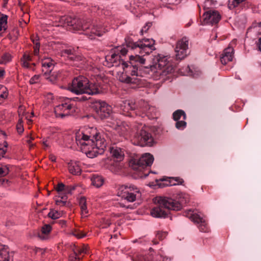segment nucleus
Returning <instances> with one entry per match:
<instances>
[{
	"label": "nucleus",
	"mask_w": 261,
	"mask_h": 261,
	"mask_svg": "<svg viewBox=\"0 0 261 261\" xmlns=\"http://www.w3.org/2000/svg\"><path fill=\"white\" fill-rule=\"evenodd\" d=\"M146 60L142 56L139 55L129 57V61L122 62V67L123 72L119 76V80L126 84H133L139 85L141 79L140 70L142 65L145 64Z\"/></svg>",
	"instance_id": "1"
},
{
	"label": "nucleus",
	"mask_w": 261,
	"mask_h": 261,
	"mask_svg": "<svg viewBox=\"0 0 261 261\" xmlns=\"http://www.w3.org/2000/svg\"><path fill=\"white\" fill-rule=\"evenodd\" d=\"M93 131L95 133L93 135L83 134L81 139H77L78 137L76 138V142L80 144L82 151L90 158L103 154L107 145L105 140L101 138L96 129Z\"/></svg>",
	"instance_id": "2"
},
{
	"label": "nucleus",
	"mask_w": 261,
	"mask_h": 261,
	"mask_svg": "<svg viewBox=\"0 0 261 261\" xmlns=\"http://www.w3.org/2000/svg\"><path fill=\"white\" fill-rule=\"evenodd\" d=\"M154 202L156 206L151 210L150 214L154 218H165L168 216L169 210L177 211L182 207L178 201L168 197L157 196Z\"/></svg>",
	"instance_id": "3"
},
{
	"label": "nucleus",
	"mask_w": 261,
	"mask_h": 261,
	"mask_svg": "<svg viewBox=\"0 0 261 261\" xmlns=\"http://www.w3.org/2000/svg\"><path fill=\"white\" fill-rule=\"evenodd\" d=\"M117 196L128 202H133L141 196V193L139 188L134 185H121L117 190Z\"/></svg>",
	"instance_id": "4"
},
{
	"label": "nucleus",
	"mask_w": 261,
	"mask_h": 261,
	"mask_svg": "<svg viewBox=\"0 0 261 261\" xmlns=\"http://www.w3.org/2000/svg\"><path fill=\"white\" fill-rule=\"evenodd\" d=\"M157 68L156 73L159 78H163L174 71L173 66L169 63L167 56L159 54L154 58Z\"/></svg>",
	"instance_id": "5"
},
{
	"label": "nucleus",
	"mask_w": 261,
	"mask_h": 261,
	"mask_svg": "<svg viewBox=\"0 0 261 261\" xmlns=\"http://www.w3.org/2000/svg\"><path fill=\"white\" fill-rule=\"evenodd\" d=\"M128 50L124 47L117 46L116 48L113 49L111 51V55H107L106 56V61L107 64L106 66L108 67L117 66L122 62V60H120V55L125 56L126 55Z\"/></svg>",
	"instance_id": "6"
},
{
	"label": "nucleus",
	"mask_w": 261,
	"mask_h": 261,
	"mask_svg": "<svg viewBox=\"0 0 261 261\" xmlns=\"http://www.w3.org/2000/svg\"><path fill=\"white\" fill-rule=\"evenodd\" d=\"M153 160L152 155L149 153H145L139 159L132 160L129 163V165L134 170L142 171L146 167L151 166Z\"/></svg>",
	"instance_id": "7"
},
{
	"label": "nucleus",
	"mask_w": 261,
	"mask_h": 261,
	"mask_svg": "<svg viewBox=\"0 0 261 261\" xmlns=\"http://www.w3.org/2000/svg\"><path fill=\"white\" fill-rule=\"evenodd\" d=\"M92 108L101 119L110 117L112 112L111 106L101 100H95L92 103Z\"/></svg>",
	"instance_id": "8"
},
{
	"label": "nucleus",
	"mask_w": 261,
	"mask_h": 261,
	"mask_svg": "<svg viewBox=\"0 0 261 261\" xmlns=\"http://www.w3.org/2000/svg\"><path fill=\"white\" fill-rule=\"evenodd\" d=\"M134 139L136 143L141 146H151L153 143L152 135L146 127L138 131L135 135Z\"/></svg>",
	"instance_id": "9"
},
{
	"label": "nucleus",
	"mask_w": 261,
	"mask_h": 261,
	"mask_svg": "<svg viewBox=\"0 0 261 261\" xmlns=\"http://www.w3.org/2000/svg\"><path fill=\"white\" fill-rule=\"evenodd\" d=\"M88 80L83 76L74 78L72 82V84L69 87L70 91L76 94L86 93Z\"/></svg>",
	"instance_id": "10"
},
{
	"label": "nucleus",
	"mask_w": 261,
	"mask_h": 261,
	"mask_svg": "<svg viewBox=\"0 0 261 261\" xmlns=\"http://www.w3.org/2000/svg\"><path fill=\"white\" fill-rule=\"evenodd\" d=\"M188 45L189 40L186 37L182 38L177 42L175 48L176 60H183L189 54Z\"/></svg>",
	"instance_id": "11"
},
{
	"label": "nucleus",
	"mask_w": 261,
	"mask_h": 261,
	"mask_svg": "<svg viewBox=\"0 0 261 261\" xmlns=\"http://www.w3.org/2000/svg\"><path fill=\"white\" fill-rule=\"evenodd\" d=\"M82 31L83 33L88 36L90 39H94L95 36H101L106 31L101 27L92 25L90 24L85 23L83 24Z\"/></svg>",
	"instance_id": "12"
},
{
	"label": "nucleus",
	"mask_w": 261,
	"mask_h": 261,
	"mask_svg": "<svg viewBox=\"0 0 261 261\" xmlns=\"http://www.w3.org/2000/svg\"><path fill=\"white\" fill-rule=\"evenodd\" d=\"M54 111L57 117L63 118L73 114L75 109L72 104L65 102L56 106Z\"/></svg>",
	"instance_id": "13"
},
{
	"label": "nucleus",
	"mask_w": 261,
	"mask_h": 261,
	"mask_svg": "<svg viewBox=\"0 0 261 261\" xmlns=\"http://www.w3.org/2000/svg\"><path fill=\"white\" fill-rule=\"evenodd\" d=\"M126 46L130 49H134L138 47H153L155 41L152 39H143L137 42H134L131 40H125Z\"/></svg>",
	"instance_id": "14"
},
{
	"label": "nucleus",
	"mask_w": 261,
	"mask_h": 261,
	"mask_svg": "<svg viewBox=\"0 0 261 261\" xmlns=\"http://www.w3.org/2000/svg\"><path fill=\"white\" fill-rule=\"evenodd\" d=\"M202 16L204 23L206 24H217L221 19L219 13L217 11L213 10L205 11Z\"/></svg>",
	"instance_id": "15"
},
{
	"label": "nucleus",
	"mask_w": 261,
	"mask_h": 261,
	"mask_svg": "<svg viewBox=\"0 0 261 261\" xmlns=\"http://www.w3.org/2000/svg\"><path fill=\"white\" fill-rule=\"evenodd\" d=\"M120 107L123 115L129 116L132 115L130 111H134L137 109L138 105L133 100L127 99L121 102Z\"/></svg>",
	"instance_id": "16"
},
{
	"label": "nucleus",
	"mask_w": 261,
	"mask_h": 261,
	"mask_svg": "<svg viewBox=\"0 0 261 261\" xmlns=\"http://www.w3.org/2000/svg\"><path fill=\"white\" fill-rule=\"evenodd\" d=\"M234 50L231 47H228L225 48L220 57V61L223 65H226L229 62L232 60L233 57Z\"/></svg>",
	"instance_id": "17"
},
{
	"label": "nucleus",
	"mask_w": 261,
	"mask_h": 261,
	"mask_svg": "<svg viewBox=\"0 0 261 261\" xmlns=\"http://www.w3.org/2000/svg\"><path fill=\"white\" fill-rule=\"evenodd\" d=\"M65 23L68 26L72 27L74 30H82L84 24H81V20L71 17H67L65 19Z\"/></svg>",
	"instance_id": "18"
},
{
	"label": "nucleus",
	"mask_w": 261,
	"mask_h": 261,
	"mask_svg": "<svg viewBox=\"0 0 261 261\" xmlns=\"http://www.w3.org/2000/svg\"><path fill=\"white\" fill-rule=\"evenodd\" d=\"M110 150L112 156L115 158L117 161H121L123 160L124 154L121 148L116 146H113L111 147Z\"/></svg>",
	"instance_id": "19"
},
{
	"label": "nucleus",
	"mask_w": 261,
	"mask_h": 261,
	"mask_svg": "<svg viewBox=\"0 0 261 261\" xmlns=\"http://www.w3.org/2000/svg\"><path fill=\"white\" fill-rule=\"evenodd\" d=\"M87 88L86 94L88 95L96 94L101 92V88L98 83H90L88 81Z\"/></svg>",
	"instance_id": "20"
},
{
	"label": "nucleus",
	"mask_w": 261,
	"mask_h": 261,
	"mask_svg": "<svg viewBox=\"0 0 261 261\" xmlns=\"http://www.w3.org/2000/svg\"><path fill=\"white\" fill-rule=\"evenodd\" d=\"M68 170L69 172L75 175H80L81 173L82 169L79 162L71 161L68 163Z\"/></svg>",
	"instance_id": "21"
},
{
	"label": "nucleus",
	"mask_w": 261,
	"mask_h": 261,
	"mask_svg": "<svg viewBox=\"0 0 261 261\" xmlns=\"http://www.w3.org/2000/svg\"><path fill=\"white\" fill-rule=\"evenodd\" d=\"M51 230V227L49 224H45L38 234V237L41 240H46L48 238V234Z\"/></svg>",
	"instance_id": "22"
},
{
	"label": "nucleus",
	"mask_w": 261,
	"mask_h": 261,
	"mask_svg": "<svg viewBox=\"0 0 261 261\" xmlns=\"http://www.w3.org/2000/svg\"><path fill=\"white\" fill-rule=\"evenodd\" d=\"M92 184L96 188H99L103 185V178L98 175H93L91 177Z\"/></svg>",
	"instance_id": "23"
},
{
	"label": "nucleus",
	"mask_w": 261,
	"mask_h": 261,
	"mask_svg": "<svg viewBox=\"0 0 261 261\" xmlns=\"http://www.w3.org/2000/svg\"><path fill=\"white\" fill-rule=\"evenodd\" d=\"M190 213L189 217L191 220L194 222L195 223H196L198 225H199L201 223H203L204 219L201 216H200L199 214H192L191 213V211L190 210L189 211Z\"/></svg>",
	"instance_id": "24"
},
{
	"label": "nucleus",
	"mask_w": 261,
	"mask_h": 261,
	"mask_svg": "<svg viewBox=\"0 0 261 261\" xmlns=\"http://www.w3.org/2000/svg\"><path fill=\"white\" fill-rule=\"evenodd\" d=\"M181 117H182L183 120H186L187 118L186 114L182 110H177L174 112L172 114L173 119L175 121H178Z\"/></svg>",
	"instance_id": "25"
},
{
	"label": "nucleus",
	"mask_w": 261,
	"mask_h": 261,
	"mask_svg": "<svg viewBox=\"0 0 261 261\" xmlns=\"http://www.w3.org/2000/svg\"><path fill=\"white\" fill-rule=\"evenodd\" d=\"M79 204L81 210V213L83 216L86 217L88 213L86 204V199L85 197H81L80 199Z\"/></svg>",
	"instance_id": "26"
},
{
	"label": "nucleus",
	"mask_w": 261,
	"mask_h": 261,
	"mask_svg": "<svg viewBox=\"0 0 261 261\" xmlns=\"http://www.w3.org/2000/svg\"><path fill=\"white\" fill-rule=\"evenodd\" d=\"M42 67H46L52 69H54L55 62L53 61L51 58L44 59L42 61Z\"/></svg>",
	"instance_id": "27"
},
{
	"label": "nucleus",
	"mask_w": 261,
	"mask_h": 261,
	"mask_svg": "<svg viewBox=\"0 0 261 261\" xmlns=\"http://www.w3.org/2000/svg\"><path fill=\"white\" fill-rule=\"evenodd\" d=\"M0 256L2 257L1 261H9L10 256L8 251L5 246H2L0 249Z\"/></svg>",
	"instance_id": "28"
},
{
	"label": "nucleus",
	"mask_w": 261,
	"mask_h": 261,
	"mask_svg": "<svg viewBox=\"0 0 261 261\" xmlns=\"http://www.w3.org/2000/svg\"><path fill=\"white\" fill-rule=\"evenodd\" d=\"M8 16L6 15H3L2 17L0 18V31L2 30L6 31L7 29Z\"/></svg>",
	"instance_id": "29"
},
{
	"label": "nucleus",
	"mask_w": 261,
	"mask_h": 261,
	"mask_svg": "<svg viewBox=\"0 0 261 261\" xmlns=\"http://www.w3.org/2000/svg\"><path fill=\"white\" fill-rule=\"evenodd\" d=\"M12 56L9 53H5L0 59V64H6L11 60Z\"/></svg>",
	"instance_id": "30"
},
{
	"label": "nucleus",
	"mask_w": 261,
	"mask_h": 261,
	"mask_svg": "<svg viewBox=\"0 0 261 261\" xmlns=\"http://www.w3.org/2000/svg\"><path fill=\"white\" fill-rule=\"evenodd\" d=\"M246 0H229L228 7L229 9H233L237 7L240 3Z\"/></svg>",
	"instance_id": "31"
},
{
	"label": "nucleus",
	"mask_w": 261,
	"mask_h": 261,
	"mask_svg": "<svg viewBox=\"0 0 261 261\" xmlns=\"http://www.w3.org/2000/svg\"><path fill=\"white\" fill-rule=\"evenodd\" d=\"M48 216L52 219H57L62 216L61 212L57 211L51 210L48 214Z\"/></svg>",
	"instance_id": "32"
},
{
	"label": "nucleus",
	"mask_w": 261,
	"mask_h": 261,
	"mask_svg": "<svg viewBox=\"0 0 261 261\" xmlns=\"http://www.w3.org/2000/svg\"><path fill=\"white\" fill-rule=\"evenodd\" d=\"M148 256H144L141 254H136L132 258V261H151Z\"/></svg>",
	"instance_id": "33"
},
{
	"label": "nucleus",
	"mask_w": 261,
	"mask_h": 261,
	"mask_svg": "<svg viewBox=\"0 0 261 261\" xmlns=\"http://www.w3.org/2000/svg\"><path fill=\"white\" fill-rule=\"evenodd\" d=\"M58 74L56 71H52L51 73L45 77V78L50 81L51 83H55L57 80Z\"/></svg>",
	"instance_id": "34"
},
{
	"label": "nucleus",
	"mask_w": 261,
	"mask_h": 261,
	"mask_svg": "<svg viewBox=\"0 0 261 261\" xmlns=\"http://www.w3.org/2000/svg\"><path fill=\"white\" fill-rule=\"evenodd\" d=\"M159 181H162V182L158 184V185L160 188H164L165 187L170 186V185H168V182H169V177L163 178L160 179L159 180H156V182H158Z\"/></svg>",
	"instance_id": "35"
},
{
	"label": "nucleus",
	"mask_w": 261,
	"mask_h": 261,
	"mask_svg": "<svg viewBox=\"0 0 261 261\" xmlns=\"http://www.w3.org/2000/svg\"><path fill=\"white\" fill-rule=\"evenodd\" d=\"M139 48L141 54L144 53L145 54H149L150 53L155 49V47H138Z\"/></svg>",
	"instance_id": "36"
},
{
	"label": "nucleus",
	"mask_w": 261,
	"mask_h": 261,
	"mask_svg": "<svg viewBox=\"0 0 261 261\" xmlns=\"http://www.w3.org/2000/svg\"><path fill=\"white\" fill-rule=\"evenodd\" d=\"M187 126V122L184 120H177L175 123V127L178 129H183Z\"/></svg>",
	"instance_id": "37"
},
{
	"label": "nucleus",
	"mask_w": 261,
	"mask_h": 261,
	"mask_svg": "<svg viewBox=\"0 0 261 261\" xmlns=\"http://www.w3.org/2000/svg\"><path fill=\"white\" fill-rule=\"evenodd\" d=\"M82 58H83L82 56L76 55L75 54V51L72 54V55H70L68 58V59L69 60L72 61H80L82 60Z\"/></svg>",
	"instance_id": "38"
},
{
	"label": "nucleus",
	"mask_w": 261,
	"mask_h": 261,
	"mask_svg": "<svg viewBox=\"0 0 261 261\" xmlns=\"http://www.w3.org/2000/svg\"><path fill=\"white\" fill-rule=\"evenodd\" d=\"M22 123H23V121L22 120V118H19L18 120V121L17 122V124L16 125V129H17V132L19 134H21L24 131Z\"/></svg>",
	"instance_id": "39"
},
{
	"label": "nucleus",
	"mask_w": 261,
	"mask_h": 261,
	"mask_svg": "<svg viewBox=\"0 0 261 261\" xmlns=\"http://www.w3.org/2000/svg\"><path fill=\"white\" fill-rule=\"evenodd\" d=\"M75 50L73 49H63L61 51V55L62 56L67 57V58L70 56V55H72V54L74 51Z\"/></svg>",
	"instance_id": "40"
},
{
	"label": "nucleus",
	"mask_w": 261,
	"mask_h": 261,
	"mask_svg": "<svg viewBox=\"0 0 261 261\" xmlns=\"http://www.w3.org/2000/svg\"><path fill=\"white\" fill-rule=\"evenodd\" d=\"M156 109L153 107H149L147 111V115L148 116H150L152 118H154L156 116Z\"/></svg>",
	"instance_id": "41"
},
{
	"label": "nucleus",
	"mask_w": 261,
	"mask_h": 261,
	"mask_svg": "<svg viewBox=\"0 0 261 261\" xmlns=\"http://www.w3.org/2000/svg\"><path fill=\"white\" fill-rule=\"evenodd\" d=\"M101 227L102 228H107L110 226L111 224V220L109 219L103 218L101 221Z\"/></svg>",
	"instance_id": "42"
},
{
	"label": "nucleus",
	"mask_w": 261,
	"mask_h": 261,
	"mask_svg": "<svg viewBox=\"0 0 261 261\" xmlns=\"http://www.w3.org/2000/svg\"><path fill=\"white\" fill-rule=\"evenodd\" d=\"M69 261H79L80 258L78 257L77 253L76 251H73V253L69 256Z\"/></svg>",
	"instance_id": "43"
},
{
	"label": "nucleus",
	"mask_w": 261,
	"mask_h": 261,
	"mask_svg": "<svg viewBox=\"0 0 261 261\" xmlns=\"http://www.w3.org/2000/svg\"><path fill=\"white\" fill-rule=\"evenodd\" d=\"M198 227L201 231H208V228L207 227V224L205 220H204L203 223H201V224L199 225H198Z\"/></svg>",
	"instance_id": "44"
},
{
	"label": "nucleus",
	"mask_w": 261,
	"mask_h": 261,
	"mask_svg": "<svg viewBox=\"0 0 261 261\" xmlns=\"http://www.w3.org/2000/svg\"><path fill=\"white\" fill-rule=\"evenodd\" d=\"M9 168L7 166L0 167V177L4 176L9 173Z\"/></svg>",
	"instance_id": "45"
},
{
	"label": "nucleus",
	"mask_w": 261,
	"mask_h": 261,
	"mask_svg": "<svg viewBox=\"0 0 261 261\" xmlns=\"http://www.w3.org/2000/svg\"><path fill=\"white\" fill-rule=\"evenodd\" d=\"M42 73H43V75L44 76V77L47 76V75H48L49 74H50L51 72L54 70V69H50V68H48L47 67H46L45 66V67H42Z\"/></svg>",
	"instance_id": "46"
},
{
	"label": "nucleus",
	"mask_w": 261,
	"mask_h": 261,
	"mask_svg": "<svg viewBox=\"0 0 261 261\" xmlns=\"http://www.w3.org/2000/svg\"><path fill=\"white\" fill-rule=\"evenodd\" d=\"M72 233L73 236L77 238H82L86 236L85 233L79 230H75Z\"/></svg>",
	"instance_id": "47"
},
{
	"label": "nucleus",
	"mask_w": 261,
	"mask_h": 261,
	"mask_svg": "<svg viewBox=\"0 0 261 261\" xmlns=\"http://www.w3.org/2000/svg\"><path fill=\"white\" fill-rule=\"evenodd\" d=\"M40 75H35L30 80V84H34L39 82Z\"/></svg>",
	"instance_id": "48"
},
{
	"label": "nucleus",
	"mask_w": 261,
	"mask_h": 261,
	"mask_svg": "<svg viewBox=\"0 0 261 261\" xmlns=\"http://www.w3.org/2000/svg\"><path fill=\"white\" fill-rule=\"evenodd\" d=\"M152 23L147 22L146 23L145 25L143 27V28L141 30L140 33L142 35H143V33H146L148 29L151 27Z\"/></svg>",
	"instance_id": "49"
},
{
	"label": "nucleus",
	"mask_w": 261,
	"mask_h": 261,
	"mask_svg": "<svg viewBox=\"0 0 261 261\" xmlns=\"http://www.w3.org/2000/svg\"><path fill=\"white\" fill-rule=\"evenodd\" d=\"M74 251H76L77 253V254H80L82 253H88V247L87 246H84L82 248L79 249L77 248Z\"/></svg>",
	"instance_id": "50"
},
{
	"label": "nucleus",
	"mask_w": 261,
	"mask_h": 261,
	"mask_svg": "<svg viewBox=\"0 0 261 261\" xmlns=\"http://www.w3.org/2000/svg\"><path fill=\"white\" fill-rule=\"evenodd\" d=\"M167 234L166 232L159 231L156 235V237L160 240H162L166 238Z\"/></svg>",
	"instance_id": "51"
},
{
	"label": "nucleus",
	"mask_w": 261,
	"mask_h": 261,
	"mask_svg": "<svg viewBox=\"0 0 261 261\" xmlns=\"http://www.w3.org/2000/svg\"><path fill=\"white\" fill-rule=\"evenodd\" d=\"M65 188L64 184L61 182L58 184L57 186L55 188V189L57 192H60L64 190L65 191Z\"/></svg>",
	"instance_id": "52"
},
{
	"label": "nucleus",
	"mask_w": 261,
	"mask_h": 261,
	"mask_svg": "<svg viewBox=\"0 0 261 261\" xmlns=\"http://www.w3.org/2000/svg\"><path fill=\"white\" fill-rule=\"evenodd\" d=\"M172 179L176 182V185H181L184 182V179L179 177H172Z\"/></svg>",
	"instance_id": "53"
},
{
	"label": "nucleus",
	"mask_w": 261,
	"mask_h": 261,
	"mask_svg": "<svg viewBox=\"0 0 261 261\" xmlns=\"http://www.w3.org/2000/svg\"><path fill=\"white\" fill-rule=\"evenodd\" d=\"M39 48H40V42H38L37 41L36 42V46H34V53L35 55L37 56L39 54Z\"/></svg>",
	"instance_id": "54"
},
{
	"label": "nucleus",
	"mask_w": 261,
	"mask_h": 261,
	"mask_svg": "<svg viewBox=\"0 0 261 261\" xmlns=\"http://www.w3.org/2000/svg\"><path fill=\"white\" fill-rule=\"evenodd\" d=\"M75 189V186H67L65 188V191L67 193L71 194L72 191L74 190Z\"/></svg>",
	"instance_id": "55"
},
{
	"label": "nucleus",
	"mask_w": 261,
	"mask_h": 261,
	"mask_svg": "<svg viewBox=\"0 0 261 261\" xmlns=\"http://www.w3.org/2000/svg\"><path fill=\"white\" fill-rule=\"evenodd\" d=\"M80 95L79 96L75 98L76 99H77L79 101H84L89 99V98L86 96L82 95V94H80Z\"/></svg>",
	"instance_id": "56"
},
{
	"label": "nucleus",
	"mask_w": 261,
	"mask_h": 261,
	"mask_svg": "<svg viewBox=\"0 0 261 261\" xmlns=\"http://www.w3.org/2000/svg\"><path fill=\"white\" fill-rule=\"evenodd\" d=\"M21 62H22V66L25 67V68H30V65H29V61H27L25 60H23V59H21Z\"/></svg>",
	"instance_id": "57"
},
{
	"label": "nucleus",
	"mask_w": 261,
	"mask_h": 261,
	"mask_svg": "<svg viewBox=\"0 0 261 261\" xmlns=\"http://www.w3.org/2000/svg\"><path fill=\"white\" fill-rule=\"evenodd\" d=\"M66 203V201H65V200H63L62 199H60V200H56V204L57 205H61V204L63 205H65Z\"/></svg>",
	"instance_id": "58"
},
{
	"label": "nucleus",
	"mask_w": 261,
	"mask_h": 261,
	"mask_svg": "<svg viewBox=\"0 0 261 261\" xmlns=\"http://www.w3.org/2000/svg\"><path fill=\"white\" fill-rule=\"evenodd\" d=\"M23 60H25L27 61H31V57L28 54H24L23 56V57L22 58Z\"/></svg>",
	"instance_id": "59"
},
{
	"label": "nucleus",
	"mask_w": 261,
	"mask_h": 261,
	"mask_svg": "<svg viewBox=\"0 0 261 261\" xmlns=\"http://www.w3.org/2000/svg\"><path fill=\"white\" fill-rule=\"evenodd\" d=\"M6 151H7V149H4V148L3 147H1L0 148V159L4 156V155L5 154V153H6Z\"/></svg>",
	"instance_id": "60"
},
{
	"label": "nucleus",
	"mask_w": 261,
	"mask_h": 261,
	"mask_svg": "<svg viewBox=\"0 0 261 261\" xmlns=\"http://www.w3.org/2000/svg\"><path fill=\"white\" fill-rule=\"evenodd\" d=\"M169 182H168V183H169L168 185H170V186L176 185V182H175V181H174V180L173 179H172V177H169Z\"/></svg>",
	"instance_id": "61"
},
{
	"label": "nucleus",
	"mask_w": 261,
	"mask_h": 261,
	"mask_svg": "<svg viewBox=\"0 0 261 261\" xmlns=\"http://www.w3.org/2000/svg\"><path fill=\"white\" fill-rule=\"evenodd\" d=\"M49 160H50L51 161H52V162H56V156H55V155H53V154H50V155H49Z\"/></svg>",
	"instance_id": "62"
},
{
	"label": "nucleus",
	"mask_w": 261,
	"mask_h": 261,
	"mask_svg": "<svg viewBox=\"0 0 261 261\" xmlns=\"http://www.w3.org/2000/svg\"><path fill=\"white\" fill-rule=\"evenodd\" d=\"M34 140V138L32 137H30L29 139L27 140V142L30 145V146H33V144H31L32 141Z\"/></svg>",
	"instance_id": "63"
},
{
	"label": "nucleus",
	"mask_w": 261,
	"mask_h": 261,
	"mask_svg": "<svg viewBox=\"0 0 261 261\" xmlns=\"http://www.w3.org/2000/svg\"><path fill=\"white\" fill-rule=\"evenodd\" d=\"M257 45L259 49L261 51V37L260 38H259V39L258 40V41L257 42Z\"/></svg>",
	"instance_id": "64"
}]
</instances>
